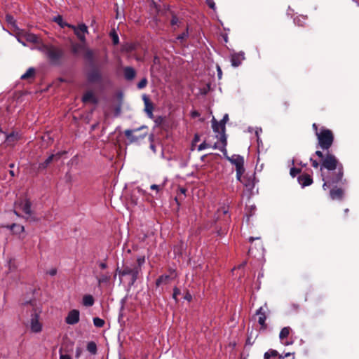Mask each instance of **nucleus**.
Listing matches in <instances>:
<instances>
[{
    "instance_id": "f257e3e1",
    "label": "nucleus",
    "mask_w": 359,
    "mask_h": 359,
    "mask_svg": "<svg viewBox=\"0 0 359 359\" xmlns=\"http://www.w3.org/2000/svg\"><path fill=\"white\" fill-rule=\"evenodd\" d=\"M315 154L320 158V162L312 157L309 160L312 167L320 169L322 180L324 181L323 189L326 190L330 186L341 182L344 176V167L335 155L329 151L323 154L322 151L319 150L316 151Z\"/></svg>"
},
{
    "instance_id": "f03ea898",
    "label": "nucleus",
    "mask_w": 359,
    "mask_h": 359,
    "mask_svg": "<svg viewBox=\"0 0 359 359\" xmlns=\"http://www.w3.org/2000/svg\"><path fill=\"white\" fill-rule=\"evenodd\" d=\"M226 147V144H223L220 145L218 142H215L213 145V149L220 150L226 160L236 166V179L237 180H241V177L245 170L244 168V158L243 156L236 154L229 156Z\"/></svg>"
},
{
    "instance_id": "7ed1b4c3",
    "label": "nucleus",
    "mask_w": 359,
    "mask_h": 359,
    "mask_svg": "<svg viewBox=\"0 0 359 359\" xmlns=\"http://www.w3.org/2000/svg\"><path fill=\"white\" fill-rule=\"evenodd\" d=\"M42 51L53 65H60L64 57V50L53 45H43Z\"/></svg>"
},
{
    "instance_id": "20e7f679",
    "label": "nucleus",
    "mask_w": 359,
    "mask_h": 359,
    "mask_svg": "<svg viewBox=\"0 0 359 359\" xmlns=\"http://www.w3.org/2000/svg\"><path fill=\"white\" fill-rule=\"evenodd\" d=\"M229 121V115L225 114L223 118L218 122L215 117L212 119V128L215 133H217L216 137L219 140L218 143L221 144H227L226 135V123Z\"/></svg>"
},
{
    "instance_id": "39448f33",
    "label": "nucleus",
    "mask_w": 359,
    "mask_h": 359,
    "mask_svg": "<svg viewBox=\"0 0 359 359\" xmlns=\"http://www.w3.org/2000/svg\"><path fill=\"white\" fill-rule=\"evenodd\" d=\"M316 137L319 147H320L323 151H327V152L329 151V149L332 146L334 140L333 132L328 128L322 127Z\"/></svg>"
},
{
    "instance_id": "423d86ee",
    "label": "nucleus",
    "mask_w": 359,
    "mask_h": 359,
    "mask_svg": "<svg viewBox=\"0 0 359 359\" xmlns=\"http://www.w3.org/2000/svg\"><path fill=\"white\" fill-rule=\"evenodd\" d=\"M14 208L21 210L25 215L23 217L27 221L36 222L38 218L32 215V202L28 198L19 199L14 203Z\"/></svg>"
},
{
    "instance_id": "0eeeda50",
    "label": "nucleus",
    "mask_w": 359,
    "mask_h": 359,
    "mask_svg": "<svg viewBox=\"0 0 359 359\" xmlns=\"http://www.w3.org/2000/svg\"><path fill=\"white\" fill-rule=\"evenodd\" d=\"M124 134L130 143H137L147 135V127L142 126L138 128L128 129Z\"/></svg>"
},
{
    "instance_id": "6e6552de",
    "label": "nucleus",
    "mask_w": 359,
    "mask_h": 359,
    "mask_svg": "<svg viewBox=\"0 0 359 359\" xmlns=\"http://www.w3.org/2000/svg\"><path fill=\"white\" fill-rule=\"evenodd\" d=\"M41 311L34 309L32 310L30 318V329L32 332L39 333L42 330V324L39 321Z\"/></svg>"
},
{
    "instance_id": "1a4fd4ad",
    "label": "nucleus",
    "mask_w": 359,
    "mask_h": 359,
    "mask_svg": "<svg viewBox=\"0 0 359 359\" xmlns=\"http://www.w3.org/2000/svg\"><path fill=\"white\" fill-rule=\"evenodd\" d=\"M61 156L62 153L60 152L49 156L43 162L39 163L36 168L37 172H40L46 170L53 161H58Z\"/></svg>"
},
{
    "instance_id": "9d476101",
    "label": "nucleus",
    "mask_w": 359,
    "mask_h": 359,
    "mask_svg": "<svg viewBox=\"0 0 359 359\" xmlns=\"http://www.w3.org/2000/svg\"><path fill=\"white\" fill-rule=\"evenodd\" d=\"M71 29L74 30L75 35L81 41V42H86L85 34L88 33V27L85 24H81L78 27L75 25H71Z\"/></svg>"
},
{
    "instance_id": "9b49d317",
    "label": "nucleus",
    "mask_w": 359,
    "mask_h": 359,
    "mask_svg": "<svg viewBox=\"0 0 359 359\" xmlns=\"http://www.w3.org/2000/svg\"><path fill=\"white\" fill-rule=\"evenodd\" d=\"M18 40L23 46H25V41L36 43L38 42V37L36 35L28 33L27 32H22L18 34Z\"/></svg>"
},
{
    "instance_id": "f8f14e48",
    "label": "nucleus",
    "mask_w": 359,
    "mask_h": 359,
    "mask_svg": "<svg viewBox=\"0 0 359 359\" xmlns=\"http://www.w3.org/2000/svg\"><path fill=\"white\" fill-rule=\"evenodd\" d=\"M92 69L87 74V79L90 83H97L102 81V74L99 69L91 66Z\"/></svg>"
},
{
    "instance_id": "ddd939ff",
    "label": "nucleus",
    "mask_w": 359,
    "mask_h": 359,
    "mask_svg": "<svg viewBox=\"0 0 359 359\" xmlns=\"http://www.w3.org/2000/svg\"><path fill=\"white\" fill-rule=\"evenodd\" d=\"M80 312L77 309L71 310L66 318L65 322L68 325H75L79 322Z\"/></svg>"
},
{
    "instance_id": "4468645a",
    "label": "nucleus",
    "mask_w": 359,
    "mask_h": 359,
    "mask_svg": "<svg viewBox=\"0 0 359 359\" xmlns=\"http://www.w3.org/2000/svg\"><path fill=\"white\" fill-rule=\"evenodd\" d=\"M241 182L247 189L249 190H252L255 187V173L253 174H246L243 177V175L241 177V180H238Z\"/></svg>"
},
{
    "instance_id": "2eb2a0df",
    "label": "nucleus",
    "mask_w": 359,
    "mask_h": 359,
    "mask_svg": "<svg viewBox=\"0 0 359 359\" xmlns=\"http://www.w3.org/2000/svg\"><path fill=\"white\" fill-rule=\"evenodd\" d=\"M344 191L341 188L337 187L332 188L330 191V196L332 200H342L344 198Z\"/></svg>"
},
{
    "instance_id": "dca6fc26",
    "label": "nucleus",
    "mask_w": 359,
    "mask_h": 359,
    "mask_svg": "<svg viewBox=\"0 0 359 359\" xmlns=\"http://www.w3.org/2000/svg\"><path fill=\"white\" fill-rule=\"evenodd\" d=\"M297 180L302 187L309 186L313 183V179L311 176L307 173H303L300 175Z\"/></svg>"
},
{
    "instance_id": "f3484780",
    "label": "nucleus",
    "mask_w": 359,
    "mask_h": 359,
    "mask_svg": "<svg viewBox=\"0 0 359 359\" xmlns=\"http://www.w3.org/2000/svg\"><path fill=\"white\" fill-rule=\"evenodd\" d=\"M143 100L144 103V111L147 113V116L150 118H153V110H154V105L152 102L150 101L149 98L144 95L143 96Z\"/></svg>"
},
{
    "instance_id": "a211bd4d",
    "label": "nucleus",
    "mask_w": 359,
    "mask_h": 359,
    "mask_svg": "<svg viewBox=\"0 0 359 359\" xmlns=\"http://www.w3.org/2000/svg\"><path fill=\"white\" fill-rule=\"evenodd\" d=\"M82 102L85 104L86 103H93L97 104L98 102V100L94 93L89 90L84 93L82 97Z\"/></svg>"
},
{
    "instance_id": "6ab92c4d",
    "label": "nucleus",
    "mask_w": 359,
    "mask_h": 359,
    "mask_svg": "<svg viewBox=\"0 0 359 359\" xmlns=\"http://www.w3.org/2000/svg\"><path fill=\"white\" fill-rule=\"evenodd\" d=\"M20 138V135L18 132H12L6 135L5 143L8 146H13Z\"/></svg>"
},
{
    "instance_id": "aec40b11",
    "label": "nucleus",
    "mask_w": 359,
    "mask_h": 359,
    "mask_svg": "<svg viewBox=\"0 0 359 359\" xmlns=\"http://www.w3.org/2000/svg\"><path fill=\"white\" fill-rule=\"evenodd\" d=\"M245 59L244 53L243 52L233 53L231 55V62L232 66L238 67L242 61Z\"/></svg>"
},
{
    "instance_id": "412c9836",
    "label": "nucleus",
    "mask_w": 359,
    "mask_h": 359,
    "mask_svg": "<svg viewBox=\"0 0 359 359\" xmlns=\"http://www.w3.org/2000/svg\"><path fill=\"white\" fill-rule=\"evenodd\" d=\"M256 315L259 316L258 323L261 325L262 329H266L267 327V325L265 321L266 319V313L264 311L263 307H260L257 311Z\"/></svg>"
},
{
    "instance_id": "4be33fe9",
    "label": "nucleus",
    "mask_w": 359,
    "mask_h": 359,
    "mask_svg": "<svg viewBox=\"0 0 359 359\" xmlns=\"http://www.w3.org/2000/svg\"><path fill=\"white\" fill-rule=\"evenodd\" d=\"M136 74V71L133 67L128 66L123 68V76L126 80H133L135 78Z\"/></svg>"
},
{
    "instance_id": "5701e85b",
    "label": "nucleus",
    "mask_w": 359,
    "mask_h": 359,
    "mask_svg": "<svg viewBox=\"0 0 359 359\" xmlns=\"http://www.w3.org/2000/svg\"><path fill=\"white\" fill-rule=\"evenodd\" d=\"M6 227L11 229L13 232V233L15 234H20V233L25 231L24 226L16 223H13L11 225H7Z\"/></svg>"
},
{
    "instance_id": "b1692460",
    "label": "nucleus",
    "mask_w": 359,
    "mask_h": 359,
    "mask_svg": "<svg viewBox=\"0 0 359 359\" xmlns=\"http://www.w3.org/2000/svg\"><path fill=\"white\" fill-rule=\"evenodd\" d=\"M135 270V266L133 268L128 266H124L122 270H120L118 267L116 269V272L118 273L120 276H124L127 275H130L133 271Z\"/></svg>"
},
{
    "instance_id": "393cba45",
    "label": "nucleus",
    "mask_w": 359,
    "mask_h": 359,
    "mask_svg": "<svg viewBox=\"0 0 359 359\" xmlns=\"http://www.w3.org/2000/svg\"><path fill=\"white\" fill-rule=\"evenodd\" d=\"M83 57L89 62V65L90 66L95 65V64H94V53L92 50L86 49L85 50Z\"/></svg>"
},
{
    "instance_id": "a878e982",
    "label": "nucleus",
    "mask_w": 359,
    "mask_h": 359,
    "mask_svg": "<svg viewBox=\"0 0 359 359\" xmlns=\"http://www.w3.org/2000/svg\"><path fill=\"white\" fill-rule=\"evenodd\" d=\"M35 73V69L33 67H30L27 70V72L21 76L20 79L22 80L32 79L34 77Z\"/></svg>"
},
{
    "instance_id": "bb28decb",
    "label": "nucleus",
    "mask_w": 359,
    "mask_h": 359,
    "mask_svg": "<svg viewBox=\"0 0 359 359\" xmlns=\"http://www.w3.org/2000/svg\"><path fill=\"white\" fill-rule=\"evenodd\" d=\"M83 304L86 306H91L94 304V298L90 294H86L83 297Z\"/></svg>"
},
{
    "instance_id": "cd10ccee",
    "label": "nucleus",
    "mask_w": 359,
    "mask_h": 359,
    "mask_svg": "<svg viewBox=\"0 0 359 359\" xmlns=\"http://www.w3.org/2000/svg\"><path fill=\"white\" fill-rule=\"evenodd\" d=\"M53 21L55 22L57 24H58L61 27L64 28L65 27H69L72 25H69L67 22H65L63 21L62 17L60 15L55 16L53 19Z\"/></svg>"
},
{
    "instance_id": "c85d7f7f",
    "label": "nucleus",
    "mask_w": 359,
    "mask_h": 359,
    "mask_svg": "<svg viewBox=\"0 0 359 359\" xmlns=\"http://www.w3.org/2000/svg\"><path fill=\"white\" fill-rule=\"evenodd\" d=\"M291 331V328L290 327H283L279 334V338L282 341L284 339L287 338L288 335L290 334V332Z\"/></svg>"
},
{
    "instance_id": "c756f323",
    "label": "nucleus",
    "mask_w": 359,
    "mask_h": 359,
    "mask_svg": "<svg viewBox=\"0 0 359 359\" xmlns=\"http://www.w3.org/2000/svg\"><path fill=\"white\" fill-rule=\"evenodd\" d=\"M110 280V276L107 274H101L97 278L98 285L100 286L103 283H108Z\"/></svg>"
},
{
    "instance_id": "7c9ffc66",
    "label": "nucleus",
    "mask_w": 359,
    "mask_h": 359,
    "mask_svg": "<svg viewBox=\"0 0 359 359\" xmlns=\"http://www.w3.org/2000/svg\"><path fill=\"white\" fill-rule=\"evenodd\" d=\"M172 18L170 20V25L172 27H174L175 25L180 26L182 21L180 20L174 13H172Z\"/></svg>"
},
{
    "instance_id": "2f4dec72",
    "label": "nucleus",
    "mask_w": 359,
    "mask_h": 359,
    "mask_svg": "<svg viewBox=\"0 0 359 359\" xmlns=\"http://www.w3.org/2000/svg\"><path fill=\"white\" fill-rule=\"evenodd\" d=\"M87 351L92 354H95L97 351L96 344L94 341L88 342L87 344Z\"/></svg>"
},
{
    "instance_id": "473e14b6",
    "label": "nucleus",
    "mask_w": 359,
    "mask_h": 359,
    "mask_svg": "<svg viewBox=\"0 0 359 359\" xmlns=\"http://www.w3.org/2000/svg\"><path fill=\"white\" fill-rule=\"evenodd\" d=\"M278 355H279V353L276 350L270 349L264 353V359H269L271 357H276Z\"/></svg>"
},
{
    "instance_id": "72a5a7b5",
    "label": "nucleus",
    "mask_w": 359,
    "mask_h": 359,
    "mask_svg": "<svg viewBox=\"0 0 359 359\" xmlns=\"http://www.w3.org/2000/svg\"><path fill=\"white\" fill-rule=\"evenodd\" d=\"M141 270L139 269V267H135L134 271L130 274L131 276V285H133L138 278V275Z\"/></svg>"
},
{
    "instance_id": "f704fd0d",
    "label": "nucleus",
    "mask_w": 359,
    "mask_h": 359,
    "mask_svg": "<svg viewBox=\"0 0 359 359\" xmlns=\"http://www.w3.org/2000/svg\"><path fill=\"white\" fill-rule=\"evenodd\" d=\"M141 270L139 269V267H135L134 271L130 274L131 276V285H133L138 278V275Z\"/></svg>"
},
{
    "instance_id": "c9c22d12",
    "label": "nucleus",
    "mask_w": 359,
    "mask_h": 359,
    "mask_svg": "<svg viewBox=\"0 0 359 359\" xmlns=\"http://www.w3.org/2000/svg\"><path fill=\"white\" fill-rule=\"evenodd\" d=\"M111 38V40H112V42H113V44L114 45H117L119 43V37L117 34V33L116 32V31L114 29H112L111 32H110V34H109Z\"/></svg>"
},
{
    "instance_id": "e433bc0d",
    "label": "nucleus",
    "mask_w": 359,
    "mask_h": 359,
    "mask_svg": "<svg viewBox=\"0 0 359 359\" xmlns=\"http://www.w3.org/2000/svg\"><path fill=\"white\" fill-rule=\"evenodd\" d=\"M94 325L97 327H102L104 325V320L98 317H95L93 318Z\"/></svg>"
},
{
    "instance_id": "4c0bfd02",
    "label": "nucleus",
    "mask_w": 359,
    "mask_h": 359,
    "mask_svg": "<svg viewBox=\"0 0 359 359\" xmlns=\"http://www.w3.org/2000/svg\"><path fill=\"white\" fill-rule=\"evenodd\" d=\"M82 48H83V46L81 44L76 43H72V53L76 55Z\"/></svg>"
},
{
    "instance_id": "58836bf2",
    "label": "nucleus",
    "mask_w": 359,
    "mask_h": 359,
    "mask_svg": "<svg viewBox=\"0 0 359 359\" xmlns=\"http://www.w3.org/2000/svg\"><path fill=\"white\" fill-rule=\"evenodd\" d=\"M148 83L147 79L146 77L143 78L140 81V82L137 83V86L139 89H143L144 88Z\"/></svg>"
},
{
    "instance_id": "ea45409f",
    "label": "nucleus",
    "mask_w": 359,
    "mask_h": 359,
    "mask_svg": "<svg viewBox=\"0 0 359 359\" xmlns=\"http://www.w3.org/2000/svg\"><path fill=\"white\" fill-rule=\"evenodd\" d=\"M145 262V257L144 256H140L139 257H137V265L136 266H134L135 267H139V269L141 270V267L144 264Z\"/></svg>"
},
{
    "instance_id": "a19ab883",
    "label": "nucleus",
    "mask_w": 359,
    "mask_h": 359,
    "mask_svg": "<svg viewBox=\"0 0 359 359\" xmlns=\"http://www.w3.org/2000/svg\"><path fill=\"white\" fill-rule=\"evenodd\" d=\"M189 33H188V27H187V29L185 32H182L181 34H179L177 37V39L180 41L181 42L188 38Z\"/></svg>"
},
{
    "instance_id": "79ce46f5",
    "label": "nucleus",
    "mask_w": 359,
    "mask_h": 359,
    "mask_svg": "<svg viewBox=\"0 0 359 359\" xmlns=\"http://www.w3.org/2000/svg\"><path fill=\"white\" fill-rule=\"evenodd\" d=\"M8 266L10 272L15 271L16 269L15 261L11 259L8 262Z\"/></svg>"
},
{
    "instance_id": "37998d69",
    "label": "nucleus",
    "mask_w": 359,
    "mask_h": 359,
    "mask_svg": "<svg viewBox=\"0 0 359 359\" xmlns=\"http://www.w3.org/2000/svg\"><path fill=\"white\" fill-rule=\"evenodd\" d=\"M301 171L300 168H292L290 169V174L292 177H294L297 175L299 174Z\"/></svg>"
},
{
    "instance_id": "c03bdc74",
    "label": "nucleus",
    "mask_w": 359,
    "mask_h": 359,
    "mask_svg": "<svg viewBox=\"0 0 359 359\" xmlns=\"http://www.w3.org/2000/svg\"><path fill=\"white\" fill-rule=\"evenodd\" d=\"M210 147H212L213 148V146L211 147V145L208 143H206L205 142H203V143H201L198 147V151H202L203 149H205L207 148H210Z\"/></svg>"
},
{
    "instance_id": "a18cd8bd",
    "label": "nucleus",
    "mask_w": 359,
    "mask_h": 359,
    "mask_svg": "<svg viewBox=\"0 0 359 359\" xmlns=\"http://www.w3.org/2000/svg\"><path fill=\"white\" fill-rule=\"evenodd\" d=\"M181 294L180 290L177 288V287H174L173 289V294H172V298L177 302V296Z\"/></svg>"
},
{
    "instance_id": "49530a36",
    "label": "nucleus",
    "mask_w": 359,
    "mask_h": 359,
    "mask_svg": "<svg viewBox=\"0 0 359 359\" xmlns=\"http://www.w3.org/2000/svg\"><path fill=\"white\" fill-rule=\"evenodd\" d=\"M208 6L212 10H215L216 6L214 0H205Z\"/></svg>"
},
{
    "instance_id": "de8ad7c7",
    "label": "nucleus",
    "mask_w": 359,
    "mask_h": 359,
    "mask_svg": "<svg viewBox=\"0 0 359 359\" xmlns=\"http://www.w3.org/2000/svg\"><path fill=\"white\" fill-rule=\"evenodd\" d=\"M62 349L60 348V351H59L60 359H72L69 355L62 354Z\"/></svg>"
},
{
    "instance_id": "09e8293b",
    "label": "nucleus",
    "mask_w": 359,
    "mask_h": 359,
    "mask_svg": "<svg viewBox=\"0 0 359 359\" xmlns=\"http://www.w3.org/2000/svg\"><path fill=\"white\" fill-rule=\"evenodd\" d=\"M164 184L162 185H157V184H152L150 187V189L151 190H156V191H158L161 189L163 187Z\"/></svg>"
},
{
    "instance_id": "8fccbe9b",
    "label": "nucleus",
    "mask_w": 359,
    "mask_h": 359,
    "mask_svg": "<svg viewBox=\"0 0 359 359\" xmlns=\"http://www.w3.org/2000/svg\"><path fill=\"white\" fill-rule=\"evenodd\" d=\"M200 140H201V136L198 133H196L194 135V139L192 140V145H194L195 144L198 142L200 141Z\"/></svg>"
},
{
    "instance_id": "3c124183",
    "label": "nucleus",
    "mask_w": 359,
    "mask_h": 359,
    "mask_svg": "<svg viewBox=\"0 0 359 359\" xmlns=\"http://www.w3.org/2000/svg\"><path fill=\"white\" fill-rule=\"evenodd\" d=\"M161 280H163V283H168L169 279H170V276L168 275H162L160 276Z\"/></svg>"
},
{
    "instance_id": "603ef678",
    "label": "nucleus",
    "mask_w": 359,
    "mask_h": 359,
    "mask_svg": "<svg viewBox=\"0 0 359 359\" xmlns=\"http://www.w3.org/2000/svg\"><path fill=\"white\" fill-rule=\"evenodd\" d=\"M121 104H118V106L116 107L115 109H114V114H115V116H118L121 113Z\"/></svg>"
},
{
    "instance_id": "864d4df0",
    "label": "nucleus",
    "mask_w": 359,
    "mask_h": 359,
    "mask_svg": "<svg viewBox=\"0 0 359 359\" xmlns=\"http://www.w3.org/2000/svg\"><path fill=\"white\" fill-rule=\"evenodd\" d=\"M82 353V349L79 347L76 348V358H79Z\"/></svg>"
},
{
    "instance_id": "5fc2aeb1",
    "label": "nucleus",
    "mask_w": 359,
    "mask_h": 359,
    "mask_svg": "<svg viewBox=\"0 0 359 359\" xmlns=\"http://www.w3.org/2000/svg\"><path fill=\"white\" fill-rule=\"evenodd\" d=\"M312 128H313V130L315 132L316 136H317V134L319 133V130H318L317 124L316 123H313Z\"/></svg>"
},
{
    "instance_id": "6e6d98bb",
    "label": "nucleus",
    "mask_w": 359,
    "mask_h": 359,
    "mask_svg": "<svg viewBox=\"0 0 359 359\" xmlns=\"http://www.w3.org/2000/svg\"><path fill=\"white\" fill-rule=\"evenodd\" d=\"M282 105H283V109L284 111H287V109H288L289 107V103L287 101H284L282 103Z\"/></svg>"
},
{
    "instance_id": "4d7b16f0",
    "label": "nucleus",
    "mask_w": 359,
    "mask_h": 359,
    "mask_svg": "<svg viewBox=\"0 0 359 359\" xmlns=\"http://www.w3.org/2000/svg\"><path fill=\"white\" fill-rule=\"evenodd\" d=\"M48 273L51 276H53L57 273V270L56 269H52L48 272Z\"/></svg>"
},
{
    "instance_id": "13d9d810",
    "label": "nucleus",
    "mask_w": 359,
    "mask_h": 359,
    "mask_svg": "<svg viewBox=\"0 0 359 359\" xmlns=\"http://www.w3.org/2000/svg\"><path fill=\"white\" fill-rule=\"evenodd\" d=\"M162 283H163V280H161V277L159 276V277L157 278L156 281V285L157 287H158V286H160Z\"/></svg>"
},
{
    "instance_id": "bf43d9fd",
    "label": "nucleus",
    "mask_w": 359,
    "mask_h": 359,
    "mask_svg": "<svg viewBox=\"0 0 359 359\" xmlns=\"http://www.w3.org/2000/svg\"><path fill=\"white\" fill-rule=\"evenodd\" d=\"M291 354H292V353H289V352H288V353H285V355H280V354H279L278 358H280V359H283V358H287V357H289Z\"/></svg>"
},
{
    "instance_id": "052dcab7",
    "label": "nucleus",
    "mask_w": 359,
    "mask_h": 359,
    "mask_svg": "<svg viewBox=\"0 0 359 359\" xmlns=\"http://www.w3.org/2000/svg\"><path fill=\"white\" fill-rule=\"evenodd\" d=\"M184 299L190 302L192 299V297L189 292H187L184 297Z\"/></svg>"
},
{
    "instance_id": "680f3d73",
    "label": "nucleus",
    "mask_w": 359,
    "mask_h": 359,
    "mask_svg": "<svg viewBox=\"0 0 359 359\" xmlns=\"http://www.w3.org/2000/svg\"><path fill=\"white\" fill-rule=\"evenodd\" d=\"M100 267L102 269H105L107 267V265L106 263L104 262H101L100 264H99Z\"/></svg>"
},
{
    "instance_id": "e2e57ef3",
    "label": "nucleus",
    "mask_w": 359,
    "mask_h": 359,
    "mask_svg": "<svg viewBox=\"0 0 359 359\" xmlns=\"http://www.w3.org/2000/svg\"><path fill=\"white\" fill-rule=\"evenodd\" d=\"M294 23H295V24H297V25H299V26H303V24L299 23V21H300V20H299V19H298V18H295V19L294 20Z\"/></svg>"
},
{
    "instance_id": "0e129e2a",
    "label": "nucleus",
    "mask_w": 359,
    "mask_h": 359,
    "mask_svg": "<svg viewBox=\"0 0 359 359\" xmlns=\"http://www.w3.org/2000/svg\"><path fill=\"white\" fill-rule=\"evenodd\" d=\"M217 74H218L219 79H220L221 76H222V70L219 67H217Z\"/></svg>"
},
{
    "instance_id": "69168bd1",
    "label": "nucleus",
    "mask_w": 359,
    "mask_h": 359,
    "mask_svg": "<svg viewBox=\"0 0 359 359\" xmlns=\"http://www.w3.org/2000/svg\"><path fill=\"white\" fill-rule=\"evenodd\" d=\"M6 20L8 22H11L12 20H13V17L9 15H6Z\"/></svg>"
},
{
    "instance_id": "338daca9",
    "label": "nucleus",
    "mask_w": 359,
    "mask_h": 359,
    "mask_svg": "<svg viewBox=\"0 0 359 359\" xmlns=\"http://www.w3.org/2000/svg\"><path fill=\"white\" fill-rule=\"evenodd\" d=\"M187 191V189L185 188H183V187H180V192L182 194H185Z\"/></svg>"
},
{
    "instance_id": "774afa93",
    "label": "nucleus",
    "mask_w": 359,
    "mask_h": 359,
    "mask_svg": "<svg viewBox=\"0 0 359 359\" xmlns=\"http://www.w3.org/2000/svg\"><path fill=\"white\" fill-rule=\"evenodd\" d=\"M150 149L154 152L156 153V146L153 144H150Z\"/></svg>"
}]
</instances>
